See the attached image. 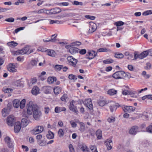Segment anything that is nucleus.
Wrapping results in <instances>:
<instances>
[{
    "label": "nucleus",
    "mask_w": 152,
    "mask_h": 152,
    "mask_svg": "<svg viewBox=\"0 0 152 152\" xmlns=\"http://www.w3.org/2000/svg\"><path fill=\"white\" fill-rule=\"evenodd\" d=\"M27 113L31 115L33 113L34 118L36 120H39L42 115V113L38 109V107L34 105L32 101H30L27 105Z\"/></svg>",
    "instance_id": "nucleus-1"
},
{
    "label": "nucleus",
    "mask_w": 152,
    "mask_h": 152,
    "mask_svg": "<svg viewBox=\"0 0 152 152\" xmlns=\"http://www.w3.org/2000/svg\"><path fill=\"white\" fill-rule=\"evenodd\" d=\"M126 73L123 71L117 72L113 75V77L115 79H124L126 76Z\"/></svg>",
    "instance_id": "nucleus-2"
},
{
    "label": "nucleus",
    "mask_w": 152,
    "mask_h": 152,
    "mask_svg": "<svg viewBox=\"0 0 152 152\" xmlns=\"http://www.w3.org/2000/svg\"><path fill=\"white\" fill-rule=\"evenodd\" d=\"M75 103V101L72 100L70 102L69 108L71 111L75 113L76 114H77L78 113V111L77 109L76 106L74 105Z\"/></svg>",
    "instance_id": "nucleus-3"
},
{
    "label": "nucleus",
    "mask_w": 152,
    "mask_h": 152,
    "mask_svg": "<svg viewBox=\"0 0 152 152\" xmlns=\"http://www.w3.org/2000/svg\"><path fill=\"white\" fill-rule=\"evenodd\" d=\"M44 128L41 126H37L35 127L31 131L32 133L34 135L41 133L43 131Z\"/></svg>",
    "instance_id": "nucleus-4"
},
{
    "label": "nucleus",
    "mask_w": 152,
    "mask_h": 152,
    "mask_svg": "<svg viewBox=\"0 0 152 152\" xmlns=\"http://www.w3.org/2000/svg\"><path fill=\"white\" fill-rule=\"evenodd\" d=\"M67 59L70 65L74 67H76V64L77 62V60L71 56H68Z\"/></svg>",
    "instance_id": "nucleus-5"
},
{
    "label": "nucleus",
    "mask_w": 152,
    "mask_h": 152,
    "mask_svg": "<svg viewBox=\"0 0 152 152\" xmlns=\"http://www.w3.org/2000/svg\"><path fill=\"white\" fill-rule=\"evenodd\" d=\"M15 121L14 117L12 115H10L7 118V124L9 126H13Z\"/></svg>",
    "instance_id": "nucleus-6"
},
{
    "label": "nucleus",
    "mask_w": 152,
    "mask_h": 152,
    "mask_svg": "<svg viewBox=\"0 0 152 152\" xmlns=\"http://www.w3.org/2000/svg\"><path fill=\"white\" fill-rule=\"evenodd\" d=\"M84 104L86 105L91 111L92 112L93 111V105L91 100L90 99H86L84 102Z\"/></svg>",
    "instance_id": "nucleus-7"
},
{
    "label": "nucleus",
    "mask_w": 152,
    "mask_h": 152,
    "mask_svg": "<svg viewBox=\"0 0 152 152\" xmlns=\"http://www.w3.org/2000/svg\"><path fill=\"white\" fill-rule=\"evenodd\" d=\"M30 48L28 46H27L21 50L19 51V53L20 54H29L31 53V52L29 51Z\"/></svg>",
    "instance_id": "nucleus-8"
},
{
    "label": "nucleus",
    "mask_w": 152,
    "mask_h": 152,
    "mask_svg": "<svg viewBox=\"0 0 152 152\" xmlns=\"http://www.w3.org/2000/svg\"><path fill=\"white\" fill-rule=\"evenodd\" d=\"M123 110L125 112L131 113L134 111L135 110V108L134 107L131 106H124L122 107Z\"/></svg>",
    "instance_id": "nucleus-9"
},
{
    "label": "nucleus",
    "mask_w": 152,
    "mask_h": 152,
    "mask_svg": "<svg viewBox=\"0 0 152 152\" xmlns=\"http://www.w3.org/2000/svg\"><path fill=\"white\" fill-rule=\"evenodd\" d=\"M78 147L83 152H88V148L85 144L82 143H79L78 145Z\"/></svg>",
    "instance_id": "nucleus-10"
},
{
    "label": "nucleus",
    "mask_w": 152,
    "mask_h": 152,
    "mask_svg": "<svg viewBox=\"0 0 152 152\" xmlns=\"http://www.w3.org/2000/svg\"><path fill=\"white\" fill-rule=\"evenodd\" d=\"M96 28L97 26L95 23L93 22L90 23L88 32L90 33H93L96 31Z\"/></svg>",
    "instance_id": "nucleus-11"
},
{
    "label": "nucleus",
    "mask_w": 152,
    "mask_h": 152,
    "mask_svg": "<svg viewBox=\"0 0 152 152\" xmlns=\"http://www.w3.org/2000/svg\"><path fill=\"white\" fill-rule=\"evenodd\" d=\"M139 127L137 126H134L129 130V132L132 134L135 135L138 132Z\"/></svg>",
    "instance_id": "nucleus-12"
},
{
    "label": "nucleus",
    "mask_w": 152,
    "mask_h": 152,
    "mask_svg": "<svg viewBox=\"0 0 152 152\" xmlns=\"http://www.w3.org/2000/svg\"><path fill=\"white\" fill-rule=\"evenodd\" d=\"M16 66L14 64H10L7 66L8 70L10 72H13L16 71V69H15Z\"/></svg>",
    "instance_id": "nucleus-13"
},
{
    "label": "nucleus",
    "mask_w": 152,
    "mask_h": 152,
    "mask_svg": "<svg viewBox=\"0 0 152 152\" xmlns=\"http://www.w3.org/2000/svg\"><path fill=\"white\" fill-rule=\"evenodd\" d=\"M111 144H112V140L111 139H107L105 141L104 144L106 145L107 150H110L112 149Z\"/></svg>",
    "instance_id": "nucleus-14"
},
{
    "label": "nucleus",
    "mask_w": 152,
    "mask_h": 152,
    "mask_svg": "<svg viewBox=\"0 0 152 152\" xmlns=\"http://www.w3.org/2000/svg\"><path fill=\"white\" fill-rule=\"evenodd\" d=\"M42 52L45 51L47 54L51 57H55L56 55L55 52L52 50H41Z\"/></svg>",
    "instance_id": "nucleus-15"
},
{
    "label": "nucleus",
    "mask_w": 152,
    "mask_h": 152,
    "mask_svg": "<svg viewBox=\"0 0 152 152\" xmlns=\"http://www.w3.org/2000/svg\"><path fill=\"white\" fill-rule=\"evenodd\" d=\"M8 147L10 148H12L13 147L12 143L11 142L10 138L9 137H6L4 139Z\"/></svg>",
    "instance_id": "nucleus-16"
},
{
    "label": "nucleus",
    "mask_w": 152,
    "mask_h": 152,
    "mask_svg": "<svg viewBox=\"0 0 152 152\" xmlns=\"http://www.w3.org/2000/svg\"><path fill=\"white\" fill-rule=\"evenodd\" d=\"M61 11V10L60 8L55 7L50 9V12L51 14H56L60 12Z\"/></svg>",
    "instance_id": "nucleus-17"
},
{
    "label": "nucleus",
    "mask_w": 152,
    "mask_h": 152,
    "mask_svg": "<svg viewBox=\"0 0 152 152\" xmlns=\"http://www.w3.org/2000/svg\"><path fill=\"white\" fill-rule=\"evenodd\" d=\"M21 129L20 123L18 122L15 123L14 126V131L15 133L18 132Z\"/></svg>",
    "instance_id": "nucleus-18"
},
{
    "label": "nucleus",
    "mask_w": 152,
    "mask_h": 152,
    "mask_svg": "<svg viewBox=\"0 0 152 152\" xmlns=\"http://www.w3.org/2000/svg\"><path fill=\"white\" fill-rule=\"evenodd\" d=\"M89 57H87V58L89 59H91L94 58L96 55V53L94 51H89L88 52Z\"/></svg>",
    "instance_id": "nucleus-19"
},
{
    "label": "nucleus",
    "mask_w": 152,
    "mask_h": 152,
    "mask_svg": "<svg viewBox=\"0 0 152 152\" xmlns=\"http://www.w3.org/2000/svg\"><path fill=\"white\" fill-rule=\"evenodd\" d=\"M79 49L77 48L72 46L69 49V52L72 54H74L77 53Z\"/></svg>",
    "instance_id": "nucleus-20"
},
{
    "label": "nucleus",
    "mask_w": 152,
    "mask_h": 152,
    "mask_svg": "<svg viewBox=\"0 0 152 152\" xmlns=\"http://www.w3.org/2000/svg\"><path fill=\"white\" fill-rule=\"evenodd\" d=\"M66 110V108L65 107H56L55 109V112L56 113H59L62 111H65Z\"/></svg>",
    "instance_id": "nucleus-21"
},
{
    "label": "nucleus",
    "mask_w": 152,
    "mask_h": 152,
    "mask_svg": "<svg viewBox=\"0 0 152 152\" xmlns=\"http://www.w3.org/2000/svg\"><path fill=\"white\" fill-rule=\"evenodd\" d=\"M39 88L37 86H34L31 92L33 94L36 95L39 93Z\"/></svg>",
    "instance_id": "nucleus-22"
},
{
    "label": "nucleus",
    "mask_w": 152,
    "mask_h": 152,
    "mask_svg": "<svg viewBox=\"0 0 152 152\" xmlns=\"http://www.w3.org/2000/svg\"><path fill=\"white\" fill-rule=\"evenodd\" d=\"M148 54V51H144L140 54H139V58L142 59L146 57Z\"/></svg>",
    "instance_id": "nucleus-23"
},
{
    "label": "nucleus",
    "mask_w": 152,
    "mask_h": 152,
    "mask_svg": "<svg viewBox=\"0 0 152 152\" xmlns=\"http://www.w3.org/2000/svg\"><path fill=\"white\" fill-rule=\"evenodd\" d=\"M20 101L18 99H15L13 102V105L14 107L18 108L19 107Z\"/></svg>",
    "instance_id": "nucleus-24"
},
{
    "label": "nucleus",
    "mask_w": 152,
    "mask_h": 152,
    "mask_svg": "<svg viewBox=\"0 0 152 152\" xmlns=\"http://www.w3.org/2000/svg\"><path fill=\"white\" fill-rule=\"evenodd\" d=\"M61 88L59 86L55 87L53 89V91L55 94H59L61 91Z\"/></svg>",
    "instance_id": "nucleus-25"
},
{
    "label": "nucleus",
    "mask_w": 152,
    "mask_h": 152,
    "mask_svg": "<svg viewBox=\"0 0 152 152\" xmlns=\"http://www.w3.org/2000/svg\"><path fill=\"white\" fill-rule=\"evenodd\" d=\"M52 90V88L50 87L45 86L43 88V90L45 93H50Z\"/></svg>",
    "instance_id": "nucleus-26"
},
{
    "label": "nucleus",
    "mask_w": 152,
    "mask_h": 152,
    "mask_svg": "<svg viewBox=\"0 0 152 152\" xmlns=\"http://www.w3.org/2000/svg\"><path fill=\"white\" fill-rule=\"evenodd\" d=\"M18 45V43L14 41H12L7 43V45L11 48H14L17 46Z\"/></svg>",
    "instance_id": "nucleus-27"
},
{
    "label": "nucleus",
    "mask_w": 152,
    "mask_h": 152,
    "mask_svg": "<svg viewBox=\"0 0 152 152\" xmlns=\"http://www.w3.org/2000/svg\"><path fill=\"white\" fill-rule=\"evenodd\" d=\"M57 79L55 77H50L48 79V81L49 83H52L56 81Z\"/></svg>",
    "instance_id": "nucleus-28"
},
{
    "label": "nucleus",
    "mask_w": 152,
    "mask_h": 152,
    "mask_svg": "<svg viewBox=\"0 0 152 152\" xmlns=\"http://www.w3.org/2000/svg\"><path fill=\"white\" fill-rule=\"evenodd\" d=\"M117 91L114 89H111L107 91V94L110 95H113L116 94Z\"/></svg>",
    "instance_id": "nucleus-29"
},
{
    "label": "nucleus",
    "mask_w": 152,
    "mask_h": 152,
    "mask_svg": "<svg viewBox=\"0 0 152 152\" xmlns=\"http://www.w3.org/2000/svg\"><path fill=\"white\" fill-rule=\"evenodd\" d=\"M28 124V121L26 118H23L21 120V125L24 127L26 126Z\"/></svg>",
    "instance_id": "nucleus-30"
},
{
    "label": "nucleus",
    "mask_w": 152,
    "mask_h": 152,
    "mask_svg": "<svg viewBox=\"0 0 152 152\" xmlns=\"http://www.w3.org/2000/svg\"><path fill=\"white\" fill-rule=\"evenodd\" d=\"M80 125V130L81 132H83L85 130V126L84 123L83 122H80L79 123Z\"/></svg>",
    "instance_id": "nucleus-31"
},
{
    "label": "nucleus",
    "mask_w": 152,
    "mask_h": 152,
    "mask_svg": "<svg viewBox=\"0 0 152 152\" xmlns=\"http://www.w3.org/2000/svg\"><path fill=\"white\" fill-rule=\"evenodd\" d=\"M8 109L6 108H3L1 111V113L2 116L3 117H5L8 114L7 112Z\"/></svg>",
    "instance_id": "nucleus-32"
},
{
    "label": "nucleus",
    "mask_w": 152,
    "mask_h": 152,
    "mask_svg": "<svg viewBox=\"0 0 152 152\" xmlns=\"http://www.w3.org/2000/svg\"><path fill=\"white\" fill-rule=\"evenodd\" d=\"M96 134L97 138L99 139H101L102 136V132L101 130H98L96 132Z\"/></svg>",
    "instance_id": "nucleus-33"
},
{
    "label": "nucleus",
    "mask_w": 152,
    "mask_h": 152,
    "mask_svg": "<svg viewBox=\"0 0 152 152\" xmlns=\"http://www.w3.org/2000/svg\"><path fill=\"white\" fill-rule=\"evenodd\" d=\"M57 34H56L52 35L50 38V42H54L56 41L57 40Z\"/></svg>",
    "instance_id": "nucleus-34"
},
{
    "label": "nucleus",
    "mask_w": 152,
    "mask_h": 152,
    "mask_svg": "<svg viewBox=\"0 0 152 152\" xmlns=\"http://www.w3.org/2000/svg\"><path fill=\"white\" fill-rule=\"evenodd\" d=\"M54 137V134L53 132L50 131H49L48 134H47V138L50 139H53Z\"/></svg>",
    "instance_id": "nucleus-35"
},
{
    "label": "nucleus",
    "mask_w": 152,
    "mask_h": 152,
    "mask_svg": "<svg viewBox=\"0 0 152 152\" xmlns=\"http://www.w3.org/2000/svg\"><path fill=\"white\" fill-rule=\"evenodd\" d=\"M115 57L118 58H124V55L120 53H115Z\"/></svg>",
    "instance_id": "nucleus-36"
},
{
    "label": "nucleus",
    "mask_w": 152,
    "mask_h": 152,
    "mask_svg": "<svg viewBox=\"0 0 152 152\" xmlns=\"http://www.w3.org/2000/svg\"><path fill=\"white\" fill-rule=\"evenodd\" d=\"M3 91L5 93H10L13 91V89L12 88H7L6 87H4L3 88Z\"/></svg>",
    "instance_id": "nucleus-37"
},
{
    "label": "nucleus",
    "mask_w": 152,
    "mask_h": 152,
    "mask_svg": "<svg viewBox=\"0 0 152 152\" xmlns=\"http://www.w3.org/2000/svg\"><path fill=\"white\" fill-rule=\"evenodd\" d=\"M130 96L136 98L137 97L136 94L137 92L135 91H129L128 92Z\"/></svg>",
    "instance_id": "nucleus-38"
},
{
    "label": "nucleus",
    "mask_w": 152,
    "mask_h": 152,
    "mask_svg": "<svg viewBox=\"0 0 152 152\" xmlns=\"http://www.w3.org/2000/svg\"><path fill=\"white\" fill-rule=\"evenodd\" d=\"M110 50L106 48H100L97 50V52H107L110 51Z\"/></svg>",
    "instance_id": "nucleus-39"
},
{
    "label": "nucleus",
    "mask_w": 152,
    "mask_h": 152,
    "mask_svg": "<svg viewBox=\"0 0 152 152\" xmlns=\"http://www.w3.org/2000/svg\"><path fill=\"white\" fill-rule=\"evenodd\" d=\"M26 103V100L25 99H23L20 102L19 106L20 108L23 109L25 107Z\"/></svg>",
    "instance_id": "nucleus-40"
},
{
    "label": "nucleus",
    "mask_w": 152,
    "mask_h": 152,
    "mask_svg": "<svg viewBox=\"0 0 152 152\" xmlns=\"http://www.w3.org/2000/svg\"><path fill=\"white\" fill-rule=\"evenodd\" d=\"M68 98V97L67 94H64L61 98V99L62 101H63L64 102H66V100Z\"/></svg>",
    "instance_id": "nucleus-41"
},
{
    "label": "nucleus",
    "mask_w": 152,
    "mask_h": 152,
    "mask_svg": "<svg viewBox=\"0 0 152 152\" xmlns=\"http://www.w3.org/2000/svg\"><path fill=\"white\" fill-rule=\"evenodd\" d=\"M90 148L92 152H98L95 145H91L90 146Z\"/></svg>",
    "instance_id": "nucleus-42"
},
{
    "label": "nucleus",
    "mask_w": 152,
    "mask_h": 152,
    "mask_svg": "<svg viewBox=\"0 0 152 152\" xmlns=\"http://www.w3.org/2000/svg\"><path fill=\"white\" fill-rule=\"evenodd\" d=\"M113 60L112 59L109 58L103 61V62L105 64H110L113 62Z\"/></svg>",
    "instance_id": "nucleus-43"
},
{
    "label": "nucleus",
    "mask_w": 152,
    "mask_h": 152,
    "mask_svg": "<svg viewBox=\"0 0 152 152\" xmlns=\"http://www.w3.org/2000/svg\"><path fill=\"white\" fill-rule=\"evenodd\" d=\"M49 20L50 21V24H53V23H58V24H60L62 22L61 21H60L58 20H52L49 19Z\"/></svg>",
    "instance_id": "nucleus-44"
},
{
    "label": "nucleus",
    "mask_w": 152,
    "mask_h": 152,
    "mask_svg": "<svg viewBox=\"0 0 152 152\" xmlns=\"http://www.w3.org/2000/svg\"><path fill=\"white\" fill-rule=\"evenodd\" d=\"M63 66L60 65H56L55 67V69L57 71H60L63 68Z\"/></svg>",
    "instance_id": "nucleus-45"
},
{
    "label": "nucleus",
    "mask_w": 152,
    "mask_h": 152,
    "mask_svg": "<svg viewBox=\"0 0 152 152\" xmlns=\"http://www.w3.org/2000/svg\"><path fill=\"white\" fill-rule=\"evenodd\" d=\"M106 104V102L104 100H99L98 102V104L101 106H103Z\"/></svg>",
    "instance_id": "nucleus-46"
},
{
    "label": "nucleus",
    "mask_w": 152,
    "mask_h": 152,
    "mask_svg": "<svg viewBox=\"0 0 152 152\" xmlns=\"http://www.w3.org/2000/svg\"><path fill=\"white\" fill-rule=\"evenodd\" d=\"M58 134L60 137H62L64 136V132L62 129H60L59 130L58 132Z\"/></svg>",
    "instance_id": "nucleus-47"
},
{
    "label": "nucleus",
    "mask_w": 152,
    "mask_h": 152,
    "mask_svg": "<svg viewBox=\"0 0 152 152\" xmlns=\"http://www.w3.org/2000/svg\"><path fill=\"white\" fill-rule=\"evenodd\" d=\"M124 24V22L121 21H118L115 22L114 23V25L117 26H120L123 25Z\"/></svg>",
    "instance_id": "nucleus-48"
},
{
    "label": "nucleus",
    "mask_w": 152,
    "mask_h": 152,
    "mask_svg": "<svg viewBox=\"0 0 152 152\" xmlns=\"http://www.w3.org/2000/svg\"><path fill=\"white\" fill-rule=\"evenodd\" d=\"M75 15L72 13H65L64 14V17H73Z\"/></svg>",
    "instance_id": "nucleus-49"
},
{
    "label": "nucleus",
    "mask_w": 152,
    "mask_h": 152,
    "mask_svg": "<svg viewBox=\"0 0 152 152\" xmlns=\"http://www.w3.org/2000/svg\"><path fill=\"white\" fill-rule=\"evenodd\" d=\"M41 146H44L46 145V142L44 140H39L37 142Z\"/></svg>",
    "instance_id": "nucleus-50"
},
{
    "label": "nucleus",
    "mask_w": 152,
    "mask_h": 152,
    "mask_svg": "<svg viewBox=\"0 0 152 152\" xmlns=\"http://www.w3.org/2000/svg\"><path fill=\"white\" fill-rule=\"evenodd\" d=\"M57 5L60 6H67L69 5V3L67 2H62L56 4Z\"/></svg>",
    "instance_id": "nucleus-51"
},
{
    "label": "nucleus",
    "mask_w": 152,
    "mask_h": 152,
    "mask_svg": "<svg viewBox=\"0 0 152 152\" xmlns=\"http://www.w3.org/2000/svg\"><path fill=\"white\" fill-rule=\"evenodd\" d=\"M72 43V46L74 47L75 46H79L81 44V43L79 41H76Z\"/></svg>",
    "instance_id": "nucleus-52"
},
{
    "label": "nucleus",
    "mask_w": 152,
    "mask_h": 152,
    "mask_svg": "<svg viewBox=\"0 0 152 152\" xmlns=\"http://www.w3.org/2000/svg\"><path fill=\"white\" fill-rule=\"evenodd\" d=\"M37 62V61L34 59H32L30 63L32 66H34L36 65Z\"/></svg>",
    "instance_id": "nucleus-53"
},
{
    "label": "nucleus",
    "mask_w": 152,
    "mask_h": 152,
    "mask_svg": "<svg viewBox=\"0 0 152 152\" xmlns=\"http://www.w3.org/2000/svg\"><path fill=\"white\" fill-rule=\"evenodd\" d=\"M69 78L71 80H76L77 78L76 76L73 75V74H70L69 75Z\"/></svg>",
    "instance_id": "nucleus-54"
},
{
    "label": "nucleus",
    "mask_w": 152,
    "mask_h": 152,
    "mask_svg": "<svg viewBox=\"0 0 152 152\" xmlns=\"http://www.w3.org/2000/svg\"><path fill=\"white\" fill-rule=\"evenodd\" d=\"M151 14H152V10H148L145 11L142 13V15L145 16L147 15Z\"/></svg>",
    "instance_id": "nucleus-55"
},
{
    "label": "nucleus",
    "mask_w": 152,
    "mask_h": 152,
    "mask_svg": "<svg viewBox=\"0 0 152 152\" xmlns=\"http://www.w3.org/2000/svg\"><path fill=\"white\" fill-rule=\"evenodd\" d=\"M147 132L152 133V124L146 128Z\"/></svg>",
    "instance_id": "nucleus-56"
},
{
    "label": "nucleus",
    "mask_w": 152,
    "mask_h": 152,
    "mask_svg": "<svg viewBox=\"0 0 152 152\" xmlns=\"http://www.w3.org/2000/svg\"><path fill=\"white\" fill-rule=\"evenodd\" d=\"M115 121V118L113 116L107 119L108 121L110 123L114 122Z\"/></svg>",
    "instance_id": "nucleus-57"
},
{
    "label": "nucleus",
    "mask_w": 152,
    "mask_h": 152,
    "mask_svg": "<svg viewBox=\"0 0 152 152\" xmlns=\"http://www.w3.org/2000/svg\"><path fill=\"white\" fill-rule=\"evenodd\" d=\"M44 113L46 114H48L50 111V109L49 107H44Z\"/></svg>",
    "instance_id": "nucleus-58"
},
{
    "label": "nucleus",
    "mask_w": 152,
    "mask_h": 152,
    "mask_svg": "<svg viewBox=\"0 0 152 152\" xmlns=\"http://www.w3.org/2000/svg\"><path fill=\"white\" fill-rule=\"evenodd\" d=\"M69 148L70 152H75V149L72 144H70L69 145Z\"/></svg>",
    "instance_id": "nucleus-59"
},
{
    "label": "nucleus",
    "mask_w": 152,
    "mask_h": 152,
    "mask_svg": "<svg viewBox=\"0 0 152 152\" xmlns=\"http://www.w3.org/2000/svg\"><path fill=\"white\" fill-rule=\"evenodd\" d=\"M14 19L12 17H10L8 18H6L5 20V21L10 23L14 22Z\"/></svg>",
    "instance_id": "nucleus-60"
},
{
    "label": "nucleus",
    "mask_w": 152,
    "mask_h": 152,
    "mask_svg": "<svg viewBox=\"0 0 152 152\" xmlns=\"http://www.w3.org/2000/svg\"><path fill=\"white\" fill-rule=\"evenodd\" d=\"M25 2L24 0H18L14 4L16 5H18L19 4H23Z\"/></svg>",
    "instance_id": "nucleus-61"
},
{
    "label": "nucleus",
    "mask_w": 152,
    "mask_h": 152,
    "mask_svg": "<svg viewBox=\"0 0 152 152\" xmlns=\"http://www.w3.org/2000/svg\"><path fill=\"white\" fill-rule=\"evenodd\" d=\"M142 75L145 79H148L150 77V76L149 75L146 74V72L145 71H144L142 72Z\"/></svg>",
    "instance_id": "nucleus-62"
},
{
    "label": "nucleus",
    "mask_w": 152,
    "mask_h": 152,
    "mask_svg": "<svg viewBox=\"0 0 152 152\" xmlns=\"http://www.w3.org/2000/svg\"><path fill=\"white\" fill-rule=\"evenodd\" d=\"M85 17L88 19H90L91 20H94L95 18V17L89 15H86Z\"/></svg>",
    "instance_id": "nucleus-63"
},
{
    "label": "nucleus",
    "mask_w": 152,
    "mask_h": 152,
    "mask_svg": "<svg viewBox=\"0 0 152 152\" xmlns=\"http://www.w3.org/2000/svg\"><path fill=\"white\" fill-rule=\"evenodd\" d=\"M70 123L71 124V125L72 127L73 128H75L77 126V124L75 122H74L73 121H70Z\"/></svg>",
    "instance_id": "nucleus-64"
}]
</instances>
